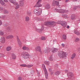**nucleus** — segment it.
<instances>
[{
  "mask_svg": "<svg viewBox=\"0 0 80 80\" xmlns=\"http://www.w3.org/2000/svg\"><path fill=\"white\" fill-rule=\"evenodd\" d=\"M18 80H22V78L20 77H19L18 78Z\"/></svg>",
  "mask_w": 80,
  "mask_h": 80,
  "instance_id": "de8ad7c7",
  "label": "nucleus"
},
{
  "mask_svg": "<svg viewBox=\"0 0 80 80\" xmlns=\"http://www.w3.org/2000/svg\"><path fill=\"white\" fill-rule=\"evenodd\" d=\"M57 23L58 24H61L62 27H65L67 25V23L65 21H58Z\"/></svg>",
  "mask_w": 80,
  "mask_h": 80,
  "instance_id": "39448f33",
  "label": "nucleus"
},
{
  "mask_svg": "<svg viewBox=\"0 0 80 80\" xmlns=\"http://www.w3.org/2000/svg\"><path fill=\"white\" fill-rule=\"evenodd\" d=\"M62 16L63 17V18H66L67 17V15L66 14H63L62 15Z\"/></svg>",
  "mask_w": 80,
  "mask_h": 80,
  "instance_id": "f704fd0d",
  "label": "nucleus"
},
{
  "mask_svg": "<svg viewBox=\"0 0 80 80\" xmlns=\"http://www.w3.org/2000/svg\"><path fill=\"white\" fill-rule=\"evenodd\" d=\"M36 20L38 22H39V21H42V20H43V19H41L39 18H36Z\"/></svg>",
  "mask_w": 80,
  "mask_h": 80,
  "instance_id": "2f4dec72",
  "label": "nucleus"
},
{
  "mask_svg": "<svg viewBox=\"0 0 80 80\" xmlns=\"http://www.w3.org/2000/svg\"><path fill=\"white\" fill-rule=\"evenodd\" d=\"M21 55L22 58L24 59H27L29 57V54L28 52H24L21 53Z\"/></svg>",
  "mask_w": 80,
  "mask_h": 80,
  "instance_id": "7ed1b4c3",
  "label": "nucleus"
},
{
  "mask_svg": "<svg viewBox=\"0 0 80 80\" xmlns=\"http://www.w3.org/2000/svg\"><path fill=\"white\" fill-rule=\"evenodd\" d=\"M42 68L44 70L45 76L46 78H48V73L47 72V69H46V68L45 67V64H42Z\"/></svg>",
  "mask_w": 80,
  "mask_h": 80,
  "instance_id": "0eeeda50",
  "label": "nucleus"
},
{
  "mask_svg": "<svg viewBox=\"0 0 80 80\" xmlns=\"http://www.w3.org/2000/svg\"><path fill=\"white\" fill-rule=\"evenodd\" d=\"M35 50L37 52H39L41 53H42V52L41 51V48L40 46H38L35 48Z\"/></svg>",
  "mask_w": 80,
  "mask_h": 80,
  "instance_id": "1a4fd4ad",
  "label": "nucleus"
},
{
  "mask_svg": "<svg viewBox=\"0 0 80 80\" xmlns=\"http://www.w3.org/2000/svg\"><path fill=\"white\" fill-rule=\"evenodd\" d=\"M62 47H65V44H64V43H62Z\"/></svg>",
  "mask_w": 80,
  "mask_h": 80,
  "instance_id": "8fccbe9b",
  "label": "nucleus"
},
{
  "mask_svg": "<svg viewBox=\"0 0 80 80\" xmlns=\"http://www.w3.org/2000/svg\"><path fill=\"white\" fill-rule=\"evenodd\" d=\"M44 63L45 65H49L50 62L48 61H45L44 62Z\"/></svg>",
  "mask_w": 80,
  "mask_h": 80,
  "instance_id": "473e14b6",
  "label": "nucleus"
},
{
  "mask_svg": "<svg viewBox=\"0 0 80 80\" xmlns=\"http://www.w3.org/2000/svg\"><path fill=\"white\" fill-rule=\"evenodd\" d=\"M55 24H56V23L55 22H45L44 25L45 26L53 25V27H54V26H55Z\"/></svg>",
  "mask_w": 80,
  "mask_h": 80,
  "instance_id": "20e7f679",
  "label": "nucleus"
},
{
  "mask_svg": "<svg viewBox=\"0 0 80 80\" xmlns=\"http://www.w3.org/2000/svg\"><path fill=\"white\" fill-rule=\"evenodd\" d=\"M55 66L56 67H57V68H58V64H56L55 65Z\"/></svg>",
  "mask_w": 80,
  "mask_h": 80,
  "instance_id": "5fc2aeb1",
  "label": "nucleus"
},
{
  "mask_svg": "<svg viewBox=\"0 0 80 80\" xmlns=\"http://www.w3.org/2000/svg\"><path fill=\"white\" fill-rule=\"evenodd\" d=\"M20 66H21V67H28V68H30V67H33V65H26L25 64H22L20 65Z\"/></svg>",
  "mask_w": 80,
  "mask_h": 80,
  "instance_id": "9b49d317",
  "label": "nucleus"
},
{
  "mask_svg": "<svg viewBox=\"0 0 80 80\" xmlns=\"http://www.w3.org/2000/svg\"><path fill=\"white\" fill-rule=\"evenodd\" d=\"M3 7H0V11L3 10Z\"/></svg>",
  "mask_w": 80,
  "mask_h": 80,
  "instance_id": "49530a36",
  "label": "nucleus"
},
{
  "mask_svg": "<svg viewBox=\"0 0 80 80\" xmlns=\"http://www.w3.org/2000/svg\"><path fill=\"white\" fill-rule=\"evenodd\" d=\"M16 37L18 44L19 45H22V42L20 41V39L19 38V37L18 36H17Z\"/></svg>",
  "mask_w": 80,
  "mask_h": 80,
  "instance_id": "ddd939ff",
  "label": "nucleus"
},
{
  "mask_svg": "<svg viewBox=\"0 0 80 80\" xmlns=\"http://www.w3.org/2000/svg\"><path fill=\"white\" fill-rule=\"evenodd\" d=\"M49 70L50 72H52V69L51 68H49Z\"/></svg>",
  "mask_w": 80,
  "mask_h": 80,
  "instance_id": "4d7b16f0",
  "label": "nucleus"
},
{
  "mask_svg": "<svg viewBox=\"0 0 80 80\" xmlns=\"http://www.w3.org/2000/svg\"><path fill=\"white\" fill-rule=\"evenodd\" d=\"M74 33L77 35H80V32L77 30H74Z\"/></svg>",
  "mask_w": 80,
  "mask_h": 80,
  "instance_id": "4be33fe9",
  "label": "nucleus"
},
{
  "mask_svg": "<svg viewBox=\"0 0 80 80\" xmlns=\"http://www.w3.org/2000/svg\"><path fill=\"white\" fill-rule=\"evenodd\" d=\"M62 37L64 40H66V39H67V35L64 34L62 35Z\"/></svg>",
  "mask_w": 80,
  "mask_h": 80,
  "instance_id": "cd10ccee",
  "label": "nucleus"
},
{
  "mask_svg": "<svg viewBox=\"0 0 80 80\" xmlns=\"http://www.w3.org/2000/svg\"><path fill=\"white\" fill-rule=\"evenodd\" d=\"M7 30L8 31H9L10 30V27H9L7 28Z\"/></svg>",
  "mask_w": 80,
  "mask_h": 80,
  "instance_id": "c03bdc74",
  "label": "nucleus"
},
{
  "mask_svg": "<svg viewBox=\"0 0 80 80\" xmlns=\"http://www.w3.org/2000/svg\"><path fill=\"white\" fill-rule=\"evenodd\" d=\"M0 3L2 5H3L5 4V2L2 0H0Z\"/></svg>",
  "mask_w": 80,
  "mask_h": 80,
  "instance_id": "c756f323",
  "label": "nucleus"
},
{
  "mask_svg": "<svg viewBox=\"0 0 80 80\" xmlns=\"http://www.w3.org/2000/svg\"><path fill=\"white\" fill-rule=\"evenodd\" d=\"M75 18V16L74 15H72L71 16V19H72V20H74Z\"/></svg>",
  "mask_w": 80,
  "mask_h": 80,
  "instance_id": "e433bc0d",
  "label": "nucleus"
},
{
  "mask_svg": "<svg viewBox=\"0 0 80 80\" xmlns=\"http://www.w3.org/2000/svg\"><path fill=\"white\" fill-rule=\"evenodd\" d=\"M5 16H2V18H5Z\"/></svg>",
  "mask_w": 80,
  "mask_h": 80,
  "instance_id": "6e6d98bb",
  "label": "nucleus"
},
{
  "mask_svg": "<svg viewBox=\"0 0 80 80\" xmlns=\"http://www.w3.org/2000/svg\"><path fill=\"white\" fill-rule=\"evenodd\" d=\"M22 49L24 50H29L28 48L27 47H26L25 46H23L22 47Z\"/></svg>",
  "mask_w": 80,
  "mask_h": 80,
  "instance_id": "393cba45",
  "label": "nucleus"
},
{
  "mask_svg": "<svg viewBox=\"0 0 80 80\" xmlns=\"http://www.w3.org/2000/svg\"><path fill=\"white\" fill-rule=\"evenodd\" d=\"M5 2H8V0H4Z\"/></svg>",
  "mask_w": 80,
  "mask_h": 80,
  "instance_id": "bf43d9fd",
  "label": "nucleus"
},
{
  "mask_svg": "<svg viewBox=\"0 0 80 80\" xmlns=\"http://www.w3.org/2000/svg\"><path fill=\"white\" fill-rule=\"evenodd\" d=\"M24 4V3H23V0H21L19 1V5L20 7H22L23 6Z\"/></svg>",
  "mask_w": 80,
  "mask_h": 80,
  "instance_id": "a211bd4d",
  "label": "nucleus"
},
{
  "mask_svg": "<svg viewBox=\"0 0 80 80\" xmlns=\"http://www.w3.org/2000/svg\"><path fill=\"white\" fill-rule=\"evenodd\" d=\"M41 39L42 40H45V37H42L41 38Z\"/></svg>",
  "mask_w": 80,
  "mask_h": 80,
  "instance_id": "79ce46f5",
  "label": "nucleus"
},
{
  "mask_svg": "<svg viewBox=\"0 0 80 80\" xmlns=\"http://www.w3.org/2000/svg\"><path fill=\"white\" fill-rule=\"evenodd\" d=\"M78 52L79 53H80V47H79L78 49Z\"/></svg>",
  "mask_w": 80,
  "mask_h": 80,
  "instance_id": "09e8293b",
  "label": "nucleus"
},
{
  "mask_svg": "<svg viewBox=\"0 0 80 80\" xmlns=\"http://www.w3.org/2000/svg\"><path fill=\"white\" fill-rule=\"evenodd\" d=\"M58 49L56 48H52L51 49V51L53 53H55V52H57L58 51Z\"/></svg>",
  "mask_w": 80,
  "mask_h": 80,
  "instance_id": "dca6fc26",
  "label": "nucleus"
},
{
  "mask_svg": "<svg viewBox=\"0 0 80 80\" xmlns=\"http://www.w3.org/2000/svg\"><path fill=\"white\" fill-rule=\"evenodd\" d=\"M65 73H67L68 72V70H65Z\"/></svg>",
  "mask_w": 80,
  "mask_h": 80,
  "instance_id": "603ef678",
  "label": "nucleus"
},
{
  "mask_svg": "<svg viewBox=\"0 0 80 80\" xmlns=\"http://www.w3.org/2000/svg\"><path fill=\"white\" fill-rule=\"evenodd\" d=\"M76 56V54L73 53V54H72V57H71V59L73 60V58H75V57Z\"/></svg>",
  "mask_w": 80,
  "mask_h": 80,
  "instance_id": "c85d7f7f",
  "label": "nucleus"
},
{
  "mask_svg": "<svg viewBox=\"0 0 80 80\" xmlns=\"http://www.w3.org/2000/svg\"><path fill=\"white\" fill-rule=\"evenodd\" d=\"M80 39L79 38H76L75 41V42H78L79 40Z\"/></svg>",
  "mask_w": 80,
  "mask_h": 80,
  "instance_id": "58836bf2",
  "label": "nucleus"
},
{
  "mask_svg": "<svg viewBox=\"0 0 80 80\" xmlns=\"http://www.w3.org/2000/svg\"><path fill=\"white\" fill-rule=\"evenodd\" d=\"M37 72L38 74V77H40V72L37 70Z\"/></svg>",
  "mask_w": 80,
  "mask_h": 80,
  "instance_id": "a19ab883",
  "label": "nucleus"
},
{
  "mask_svg": "<svg viewBox=\"0 0 80 80\" xmlns=\"http://www.w3.org/2000/svg\"><path fill=\"white\" fill-rule=\"evenodd\" d=\"M9 1L11 3H13V4H15L16 3V0H9Z\"/></svg>",
  "mask_w": 80,
  "mask_h": 80,
  "instance_id": "412c9836",
  "label": "nucleus"
},
{
  "mask_svg": "<svg viewBox=\"0 0 80 80\" xmlns=\"http://www.w3.org/2000/svg\"><path fill=\"white\" fill-rule=\"evenodd\" d=\"M58 55L59 57L61 58H66L67 54L66 52L63 51H59L58 52Z\"/></svg>",
  "mask_w": 80,
  "mask_h": 80,
  "instance_id": "f257e3e1",
  "label": "nucleus"
},
{
  "mask_svg": "<svg viewBox=\"0 0 80 80\" xmlns=\"http://www.w3.org/2000/svg\"><path fill=\"white\" fill-rule=\"evenodd\" d=\"M77 0H72V1H73V2H77Z\"/></svg>",
  "mask_w": 80,
  "mask_h": 80,
  "instance_id": "680f3d73",
  "label": "nucleus"
},
{
  "mask_svg": "<svg viewBox=\"0 0 80 80\" xmlns=\"http://www.w3.org/2000/svg\"><path fill=\"white\" fill-rule=\"evenodd\" d=\"M0 41L1 43H4L5 42V39L4 37H2L0 39Z\"/></svg>",
  "mask_w": 80,
  "mask_h": 80,
  "instance_id": "2eb2a0df",
  "label": "nucleus"
},
{
  "mask_svg": "<svg viewBox=\"0 0 80 80\" xmlns=\"http://www.w3.org/2000/svg\"><path fill=\"white\" fill-rule=\"evenodd\" d=\"M50 52V48H46L44 51V53H48Z\"/></svg>",
  "mask_w": 80,
  "mask_h": 80,
  "instance_id": "9d476101",
  "label": "nucleus"
},
{
  "mask_svg": "<svg viewBox=\"0 0 80 80\" xmlns=\"http://www.w3.org/2000/svg\"><path fill=\"white\" fill-rule=\"evenodd\" d=\"M80 8V6H74L73 9L74 10H75L76 9H77V8Z\"/></svg>",
  "mask_w": 80,
  "mask_h": 80,
  "instance_id": "bb28decb",
  "label": "nucleus"
},
{
  "mask_svg": "<svg viewBox=\"0 0 80 80\" xmlns=\"http://www.w3.org/2000/svg\"><path fill=\"white\" fill-rule=\"evenodd\" d=\"M0 35H3V32L2 31L0 30Z\"/></svg>",
  "mask_w": 80,
  "mask_h": 80,
  "instance_id": "ea45409f",
  "label": "nucleus"
},
{
  "mask_svg": "<svg viewBox=\"0 0 80 80\" xmlns=\"http://www.w3.org/2000/svg\"><path fill=\"white\" fill-rule=\"evenodd\" d=\"M2 46H0V50L1 48H2Z\"/></svg>",
  "mask_w": 80,
  "mask_h": 80,
  "instance_id": "69168bd1",
  "label": "nucleus"
},
{
  "mask_svg": "<svg viewBox=\"0 0 80 80\" xmlns=\"http://www.w3.org/2000/svg\"><path fill=\"white\" fill-rule=\"evenodd\" d=\"M4 13L5 14H7L8 13V12L7 10H4Z\"/></svg>",
  "mask_w": 80,
  "mask_h": 80,
  "instance_id": "c9c22d12",
  "label": "nucleus"
},
{
  "mask_svg": "<svg viewBox=\"0 0 80 80\" xmlns=\"http://www.w3.org/2000/svg\"><path fill=\"white\" fill-rule=\"evenodd\" d=\"M55 73L56 75H58L60 73V71H57Z\"/></svg>",
  "mask_w": 80,
  "mask_h": 80,
  "instance_id": "7c9ffc66",
  "label": "nucleus"
},
{
  "mask_svg": "<svg viewBox=\"0 0 80 80\" xmlns=\"http://www.w3.org/2000/svg\"><path fill=\"white\" fill-rule=\"evenodd\" d=\"M68 1H69V0H65V2H68Z\"/></svg>",
  "mask_w": 80,
  "mask_h": 80,
  "instance_id": "e2e57ef3",
  "label": "nucleus"
},
{
  "mask_svg": "<svg viewBox=\"0 0 80 80\" xmlns=\"http://www.w3.org/2000/svg\"><path fill=\"white\" fill-rule=\"evenodd\" d=\"M59 5V2L56 1L53 2L52 3L53 6H55V5Z\"/></svg>",
  "mask_w": 80,
  "mask_h": 80,
  "instance_id": "f3484780",
  "label": "nucleus"
},
{
  "mask_svg": "<svg viewBox=\"0 0 80 80\" xmlns=\"http://www.w3.org/2000/svg\"><path fill=\"white\" fill-rule=\"evenodd\" d=\"M2 18V17H1V16H0V18Z\"/></svg>",
  "mask_w": 80,
  "mask_h": 80,
  "instance_id": "774afa93",
  "label": "nucleus"
},
{
  "mask_svg": "<svg viewBox=\"0 0 80 80\" xmlns=\"http://www.w3.org/2000/svg\"><path fill=\"white\" fill-rule=\"evenodd\" d=\"M29 20H30V18L28 17H26V22H28V21H29Z\"/></svg>",
  "mask_w": 80,
  "mask_h": 80,
  "instance_id": "72a5a7b5",
  "label": "nucleus"
},
{
  "mask_svg": "<svg viewBox=\"0 0 80 80\" xmlns=\"http://www.w3.org/2000/svg\"><path fill=\"white\" fill-rule=\"evenodd\" d=\"M40 1H41V0H38V3H39V2H40Z\"/></svg>",
  "mask_w": 80,
  "mask_h": 80,
  "instance_id": "0e129e2a",
  "label": "nucleus"
},
{
  "mask_svg": "<svg viewBox=\"0 0 80 80\" xmlns=\"http://www.w3.org/2000/svg\"><path fill=\"white\" fill-rule=\"evenodd\" d=\"M42 4H40V3L37 2V3L36 4V5L34 7V8L36 7V8H38L39 7H42Z\"/></svg>",
  "mask_w": 80,
  "mask_h": 80,
  "instance_id": "f8f14e48",
  "label": "nucleus"
},
{
  "mask_svg": "<svg viewBox=\"0 0 80 80\" xmlns=\"http://www.w3.org/2000/svg\"><path fill=\"white\" fill-rule=\"evenodd\" d=\"M55 11L58 13H66V12L65 10L62 9H55Z\"/></svg>",
  "mask_w": 80,
  "mask_h": 80,
  "instance_id": "6e6552de",
  "label": "nucleus"
},
{
  "mask_svg": "<svg viewBox=\"0 0 80 80\" xmlns=\"http://www.w3.org/2000/svg\"><path fill=\"white\" fill-rule=\"evenodd\" d=\"M69 28H70V26H67V28L68 29Z\"/></svg>",
  "mask_w": 80,
  "mask_h": 80,
  "instance_id": "13d9d810",
  "label": "nucleus"
},
{
  "mask_svg": "<svg viewBox=\"0 0 80 80\" xmlns=\"http://www.w3.org/2000/svg\"><path fill=\"white\" fill-rule=\"evenodd\" d=\"M27 14L28 15H31V12H27Z\"/></svg>",
  "mask_w": 80,
  "mask_h": 80,
  "instance_id": "37998d69",
  "label": "nucleus"
},
{
  "mask_svg": "<svg viewBox=\"0 0 80 80\" xmlns=\"http://www.w3.org/2000/svg\"><path fill=\"white\" fill-rule=\"evenodd\" d=\"M45 8H47V9H49V8H50V5L49 4H47L46 5Z\"/></svg>",
  "mask_w": 80,
  "mask_h": 80,
  "instance_id": "5701e85b",
  "label": "nucleus"
},
{
  "mask_svg": "<svg viewBox=\"0 0 80 80\" xmlns=\"http://www.w3.org/2000/svg\"><path fill=\"white\" fill-rule=\"evenodd\" d=\"M58 0V1H61V0Z\"/></svg>",
  "mask_w": 80,
  "mask_h": 80,
  "instance_id": "338daca9",
  "label": "nucleus"
},
{
  "mask_svg": "<svg viewBox=\"0 0 80 80\" xmlns=\"http://www.w3.org/2000/svg\"><path fill=\"white\" fill-rule=\"evenodd\" d=\"M12 49V47L11 46H8L6 48L7 51H10Z\"/></svg>",
  "mask_w": 80,
  "mask_h": 80,
  "instance_id": "b1692460",
  "label": "nucleus"
},
{
  "mask_svg": "<svg viewBox=\"0 0 80 80\" xmlns=\"http://www.w3.org/2000/svg\"><path fill=\"white\" fill-rule=\"evenodd\" d=\"M8 25L7 23L5 24L4 25V26H5V27H7V26Z\"/></svg>",
  "mask_w": 80,
  "mask_h": 80,
  "instance_id": "864d4df0",
  "label": "nucleus"
},
{
  "mask_svg": "<svg viewBox=\"0 0 80 80\" xmlns=\"http://www.w3.org/2000/svg\"><path fill=\"white\" fill-rule=\"evenodd\" d=\"M51 75H52V74H53V72L52 71H51Z\"/></svg>",
  "mask_w": 80,
  "mask_h": 80,
  "instance_id": "052dcab7",
  "label": "nucleus"
},
{
  "mask_svg": "<svg viewBox=\"0 0 80 80\" xmlns=\"http://www.w3.org/2000/svg\"><path fill=\"white\" fill-rule=\"evenodd\" d=\"M33 72H34V71L33 69H32L31 70V73L32 74V73H33Z\"/></svg>",
  "mask_w": 80,
  "mask_h": 80,
  "instance_id": "a18cd8bd",
  "label": "nucleus"
},
{
  "mask_svg": "<svg viewBox=\"0 0 80 80\" xmlns=\"http://www.w3.org/2000/svg\"><path fill=\"white\" fill-rule=\"evenodd\" d=\"M14 5H15V9H16V10H17V9L19 8V7H20V5H19V4H18V3H16H16Z\"/></svg>",
  "mask_w": 80,
  "mask_h": 80,
  "instance_id": "6ab92c4d",
  "label": "nucleus"
},
{
  "mask_svg": "<svg viewBox=\"0 0 80 80\" xmlns=\"http://www.w3.org/2000/svg\"><path fill=\"white\" fill-rule=\"evenodd\" d=\"M43 27H42L41 28V29H36V31L37 32H40V33H41V32H42V30H43Z\"/></svg>",
  "mask_w": 80,
  "mask_h": 80,
  "instance_id": "4468645a",
  "label": "nucleus"
},
{
  "mask_svg": "<svg viewBox=\"0 0 80 80\" xmlns=\"http://www.w3.org/2000/svg\"><path fill=\"white\" fill-rule=\"evenodd\" d=\"M13 38V36L12 35H9L6 37V39H10Z\"/></svg>",
  "mask_w": 80,
  "mask_h": 80,
  "instance_id": "aec40b11",
  "label": "nucleus"
},
{
  "mask_svg": "<svg viewBox=\"0 0 80 80\" xmlns=\"http://www.w3.org/2000/svg\"><path fill=\"white\" fill-rule=\"evenodd\" d=\"M49 60L51 61H52L53 60V58H52V56H51L50 57H49Z\"/></svg>",
  "mask_w": 80,
  "mask_h": 80,
  "instance_id": "4c0bfd02",
  "label": "nucleus"
},
{
  "mask_svg": "<svg viewBox=\"0 0 80 80\" xmlns=\"http://www.w3.org/2000/svg\"><path fill=\"white\" fill-rule=\"evenodd\" d=\"M33 13L34 14H35L36 15L39 16L42 14V10L41 9H34L33 11Z\"/></svg>",
  "mask_w": 80,
  "mask_h": 80,
  "instance_id": "f03ea898",
  "label": "nucleus"
},
{
  "mask_svg": "<svg viewBox=\"0 0 80 80\" xmlns=\"http://www.w3.org/2000/svg\"><path fill=\"white\" fill-rule=\"evenodd\" d=\"M67 75L68 76V78H69V80H73L75 79L72 72H69L67 73Z\"/></svg>",
  "mask_w": 80,
  "mask_h": 80,
  "instance_id": "423d86ee",
  "label": "nucleus"
},
{
  "mask_svg": "<svg viewBox=\"0 0 80 80\" xmlns=\"http://www.w3.org/2000/svg\"><path fill=\"white\" fill-rule=\"evenodd\" d=\"M2 24V21L1 20H0V26Z\"/></svg>",
  "mask_w": 80,
  "mask_h": 80,
  "instance_id": "3c124183",
  "label": "nucleus"
},
{
  "mask_svg": "<svg viewBox=\"0 0 80 80\" xmlns=\"http://www.w3.org/2000/svg\"><path fill=\"white\" fill-rule=\"evenodd\" d=\"M12 56L13 60L16 58V56H15V55L14 53H12Z\"/></svg>",
  "mask_w": 80,
  "mask_h": 80,
  "instance_id": "a878e982",
  "label": "nucleus"
}]
</instances>
